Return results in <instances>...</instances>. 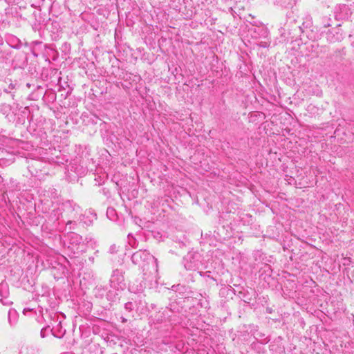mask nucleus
<instances>
[{"label": "nucleus", "instance_id": "nucleus-6", "mask_svg": "<svg viewBox=\"0 0 354 354\" xmlns=\"http://www.w3.org/2000/svg\"><path fill=\"white\" fill-rule=\"evenodd\" d=\"M322 25L324 28H327V27H329L330 26V18L329 17H323L322 19Z\"/></svg>", "mask_w": 354, "mask_h": 354}, {"label": "nucleus", "instance_id": "nucleus-7", "mask_svg": "<svg viewBox=\"0 0 354 354\" xmlns=\"http://www.w3.org/2000/svg\"><path fill=\"white\" fill-rule=\"evenodd\" d=\"M124 308L128 311H131L133 309V304L131 302H127L125 304Z\"/></svg>", "mask_w": 354, "mask_h": 354}, {"label": "nucleus", "instance_id": "nucleus-10", "mask_svg": "<svg viewBox=\"0 0 354 354\" xmlns=\"http://www.w3.org/2000/svg\"><path fill=\"white\" fill-rule=\"evenodd\" d=\"M9 88H10V89H14V88H15V85H14L13 84H12V83H11V84H10V85H9Z\"/></svg>", "mask_w": 354, "mask_h": 354}, {"label": "nucleus", "instance_id": "nucleus-3", "mask_svg": "<svg viewBox=\"0 0 354 354\" xmlns=\"http://www.w3.org/2000/svg\"><path fill=\"white\" fill-rule=\"evenodd\" d=\"M8 291H7V287L6 284L1 283L0 284V296L1 298L0 299V301L1 304L4 306H9L12 304V301L8 299L7 297Z\"/></svg>", "mask_w": 354, "mask_h": 354}, {"label": "nucleus", "instance_id": "nucleus-9", "mask_svg": "<svg viewBox=\"0 0 354 354\" xmlns=\"http://www.w3.org/2000/svg\"><path fill=\"white\" fill-rule=\"evenodd\" d=\"M310 38L313 40H318L320 38V35H315L313 37H311Z\"/></svg>", "mask_w": 354, "mask_h": 354}, {"label": "nucleus", "instance_id": "nucleus-4", "mask_svg": "<svg viewBox=\"0 0 354 354\" xmlns=\"http://www.w3.org/2000/svg\"><path fill=\"white\" fill-rule=\"evenodd\" d=\"M96 214L93 213L91 211H86L84 214H82L80 217L81 221L85 225H90L94 220H95Z\"/></svg>", "mask_w": 354, "mask_h": 354}, {"label": "nucleus", "instance_id": "nucleus-1", "mask_svg": "<svg viewBox=\"0 0 354 354\" xmlns=\"http://www.w3.org/2000/svg\"><path fill=\"white\" fill-rule=\"evenodd\" d=\"M150 258H152L154 260L155 266H156V271L158 272V261L157 259H155L153 256L150 254L146 250H138L133 254L131 257L132 261L135 264H140L142 261H145Z\"/></svg>", "mask_w": 354, "mask_h": 354}, {"label": "nucleus", "instance_id": "nucleus-2", "mask_svg": "<svg viewBox=\"0 0 354 354\" xmlns=\"http://www.w3.org/2000/svg\"><path fill=\"white\" fill-rule=\"evenodd\" d=\"M343 39L342 34L337 30H328L326 33V39L330 43L340 41Z\"/></svg>", "mask_w": 354, "mask_h": 354}, {"label": "nucleus", "instance_id": "nucleus-8", "mask_svg": "<svg viewBox=\"0 0 354 354\" xmlns=\"http://www.w3.org/2000/svg\"><path fill=\"white\" fill-rule=\"evenodd\" d=\"M45 331H46V329L44 328H42L41 332H40V335L41 337H45L46 335H45Z\"/></svg>", "mask_w": 354, "mask_h": 354}, {"label": "nucleus", "instance_id": "nucleus-5", "mask_svg": "<svg viewBox=\"0 0 354 354\" xmlns=\"http://www.w3.org/2000/svg\"><path fill=\"white\" fill-rule=\"evenodd\" d=\"M18 318V314L17 311L14 309H10L8 311V322L10 325L15 324Z\"/></svg>", "mask_w": 354, "mask_h": 354}]
</instances>
